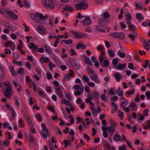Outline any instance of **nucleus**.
<instances>
[{"label": "nucleus", "mask_w": 150, "mask_h": 150, "mask_svg": "<svg viewBox=\"0 0 150 150\" xmlns=\"http://www.w3.org/2000/svg\"><path fill=\"white\" fill-rule=\"evenodd\" d=\"M4 84L5 88L3 89L2 91L5 96L6 98H9L12 94V88L8 81L5 82Z\"/></svg>", "instance_id": "1"}, {"label": "nucleus", "mask_w": 150, "mask_h": 150, "mask_svg": "<svg viewBox=\"0 0 150 150\" xmlns=\"http://www.w3.org/2000/svg\"><path fill=\"white\" fill-rule=\"evenodd\" d=\"M88 5L86 2H81L74 5V7L77 10L85 9L88 8Z\"/></svg>", "instance_id": "2"}, {"label": "nucleus", "mask_w": 150, "mask_h": 150, "mask_svg": "<svg viewBox=\"0 0 150 150\" xmlns=\"http://www.w3.org/2000/svg\"><path fill=\"white\" fill-rule=\"evenodd\" d=\"M42 126L43 131H41V134L45 139H46L47 137L49 136L48 129L46 128V125L44 123H42Z\"/></svg>", "instance_id": "3"}, {"label": "nucleus", "mask_w": 150, "mask_h": 150, "mask_svg": "<svg viewBox=\"0 0 150 150\" xmlns=\"http://www.w3.org/2000/svg\"><path fill=\"white\" fill-rule=\"evenodd\" d=\"M42 5L47 8H53L54 7V4L52 0H43L42 1Z\"/></svg>", "instance_id": "4"}, {"label": "nucleus", "mask_w": 150, "mask_h": 150, "mask_svg": "<svg viewBox=\"0 0 150 150\" xmlns=\"http://www.w3.org/2000/svg\"><path fill=\"white\" fill-rule=\"evenodd\" d=\"M35 14H36V21L42 20L44 21L47 18V16H44L42 14L39 13L38 12H36Z\"/></svg>", "instance_id": "5"}, {"label": "nucleus", "mask_w": 150, "mask_h": 150, "mask_svg": "<svg viewBox=\"0 0 150 150\" xmlns=\"http://www.w3.org/2000/svg\"><path fill=\"white\" fill-rule=\"evenodd\" d=\"M7 14L13 20H18V15L15 14L11 11H8Z\"/></svg>", "instance_id": "6"}, {"label": "nucleus", "mask_w": 150, "mask_h": 150, "mask_svg": "<svg viewBox=\"0 0 150 150\" xmlns=\"http://www.w3.org/2000/svg\"><path fill=\"white\" fill-rule=\"evenodd\" d=\"M61 86H60L57 88H55V92L60 98H63L62 91L61 90Z\"/></svg>", "instance_id": "7"}, {"label": "nucleus", "mask_w": 150, "mask_h": 150, "mask_svg": "<svg viewBox=\"0 0 150 150\" xmlns=\"http://www.w3.org/2000/svg\"><path fill=\"white\" fill-rule=\"evenodd\" d=\"M125 17L127 24H128L131 23L132 19L131 15L129 13H128L125 14Z\"/></svg>", "instance_id": "8"}, {"label": "nucleus", "mask_w": 150, "mask_h": 150, "mask_svg": "<svg viewBox=\"0 0 150 150\" xmlns=\"http://www.w3.org/2000/svg\"><path fill=\"white\" fill-rule=\"evenodd\" d=\"M92 76H90V77L95 82L97 83H99L100 81L98 79V76L96 73H95Z\"/></svg>", "instance_id": "9"}, {"label": "nucleus", "mask_w": 150, "mask_h": 150, "mask_svg": "<svg viewBox=\"0 0 150 150\" xmlns=\"http://www.w3.org/2000/svg\"><path fill=\"white\" fill-rule=\"evenodd\" d=\"M38 32L41 34H44L46 32L45 28L41 25L38 26Z\"/></svg>", "instance_id": "10"}, {"label": "nucleus", "mask_w": 150, "mask_h": 150, "mask_svg": "<svg viewBox=\"0 0 150 150\" xmlns=\"http://www.w3.org/2000/svg\"><path fill=\"white\" fill-rule=\"evenodd\" d=\"M114 76L117 82H119L121 79L122 78V76L120 75V73L118 72H115L114 74Z\"/></svg>", "instance_id": "11"}, {"label": "nucleus", "mask_w": 150, "mask_h": 150, "mask_svg": "<svg viewBox=\"0 0 150 150\" xmlns=\"http://www.w3.org/2000/svg\"><path fill=\"white\" fill-rule=\"evenodd\" d=\"M71 32L74 35L76 38L81 39V33L75 31L74 30H71Z\"/></svg>", "instance_id": "12"}, {"label": "nucleus", "mask_w": 150, "mask_h": 150, "mask_svg": "<svg viewBox=\"0 0 150 150\" xmlns=\"http://www.w3.org/2000/svg\"><path fill=\"white\" fill-rule=\"evenodd\" d=\"M126 66V63H125L122 64L119 63L117 66L115 67V69L117 70H122Z\"/></svg>", "instance_id": "13"}, {"label": "nucleus", "mask_w": 150, "mask_h": 150, "mask_svg": "<svg viewBox=\"0 0 150 150\" xmlns=\"http://www.w3.org/2000/svg\"><path fill=\"white\" fill-rule=\"evenodd\" d=\"M25 115L28 123L31 127H32L33 125L31 119L29 116H28L26 114H25Z\"/></svg>", "instance_id": "14"}, {"label": "nucleus", "mask_w": 150, "mask_h": 150, "mask_svg": "<svg viewBox=\"0 0 150 150\" xmlns=\"http://www.w3.org/2000/svg\"><path fill=\"white\" fill-rule=\"evenodd\" d=\"M91 23V19L88 18H86L83 21V24L85 25H89Z\"/></svg>", "instance_id": "15"}, {"label": "nucleus", "mask_w": 150, "mask_h": 150, "mask_svg": "<svg viewBox=\"0 0 150 150\" xmlns=\"http://www.w3.org/2000/svg\"><path fill=\"white\" fill-rule=\"evenodd\" d=\"M44 47L45 48L46 52L49 54H51L52 53V52L51 51V48L50 47L47 45H45Z\"/></svg>", "instance_id": "16"}, {"label": "nucleus", "mask_w": 150, "mask_h": 150, "mask_svg": "<svg viewBox=\"0 0 150 150\" xmlns=\"http://www.w3.org/2000/svg\"><path fill=\"white\" fill-rule=\"evenodd\" d=\"M117 38L123 39L125 38V34L122 32H117Z\"/></svg>", "instance_id": "17"}, {"label": "nucleus", "mask_w": 150, "mask_h": 150, "mask_svg": "<svg viewBox=\"0 0 150 150\" xmlns=\"http://www.w3.org/2000/svg\"><path fill=\"white\" fill-rule=\"evenodd\" d=\"M29 142L31 143L34 142V139L32 135L30 134L26 136Z\"/></svg>", "instance_id": "18"}, {"label": "nucleus", "mask_w": 150, "mask_h": 150, "mask_svg": "<svg viewBox=\"0 0 150 150\" xmlns=\"http://www.w3.org/2000/svg\"><path fill=\"white\" fill-rule=\"evenodd\" d=\"M117 54L121 58H123L126 57V54L123 52H122L121 50H119L117 52Z\"/></svg>", "instance_id": "19"}, {"label": "nucleus", "mask_w": 150, "mask_h": 150, "mask_svg": "<svg viewBox=\"0 0 150 150\" xmlns=\"http://www.w3.org/2000/svg\"><path fill=\"white\" fill-rule=\"evenodd\" d=\"M143 46L144 48L147 51H149L150 49V45L146 40L144 41Z\"/></svg>", "instance_id": "20"}, {"label": "nucleus", "mask_w": 150, "mask_h": 150, "mask_svg": "<svg viewBox=\"0 0 150 150\" xmlns=\"http://www.w3.org/2000/svg\"><path fill=\"white\" fill-rule=\"evenodd\" d=\"M8 69L11 74L13 76L17 75V73L14 71V68L12 66H10L9 67Z\"/></svg>", "instance_id": "21"}, {"label": "nucleus", "mask_w": 150, "mask_h": 150, "mask_svg": "<svg viewBox=\"0 0 150 150\" xmlns=\"http://www.w3.org/2000/svg\"><path fill=\"white\" fill-rule=\"evenodd\" d=\"M136 18L139 21L141 22L144 19L141 13H138L136 15Z\"/></svg>", "instance_id": "22"}, {"label": "nucleus", "mask_w": 150, "mask_h": 150, "mask_svg": "<svg viewBox=\"0 0 150 150\" xmlns=\"http://www.w3.org/2000/svg\"><path fill=\"white\" fill-rule=\"evenodd\" d=\"M64 11H67L71 12L73 11L74 9L72 6L67 5L64 8Z\"/></svg>", "instance_id": "23"}, {"label": "nucleus", "mask_w": 150, "mask_h": 150, "mask_svg": "<svg viewBox=\"0 0 150 150\" xmlns=\"http://www.w3.org/2000/svg\"><path fill=\"white\" fill-rule=\"evenodd\" d=\"M49 59L46 57H42L40 59V61L42 63L44 62L47 63L49 61Z\"/></svg>", "instance_id": "24"}, {"label": "nucleus", "mask_w": 150, "mask_h": 150, "mask_svg": "<svg viewBox=\"0 0 150 150\" xmlns=\"http://www.w3.org/2000/svg\"><path fill=\"white\" fill-rule=\"evenodd\" d=\"M29 47L30 49H33V50H36L38 48V47L33 42H30V45L29 46Z\"/></svg>", "instance_id": "25"}, {"label": "nucleus", "mask_w": 150, "mask_h": 150, "mask_svg": "<svg viewBox=\"0 0 150 150\" xmlns=\"http://www.w3.org/2000/svg\"><path fill=\"white\" fill-rule=\"evenodd\" d=\"M84 89V87L81 88L79 91H77L74 92V94L76 96H80Z\"/></svg>", "instance_id": "26"}, {"label": "nucleus", "mask_w": 150, "mask_h": 150, "mask_svg": "<svg viewBox=\"0 0 150 150\" xmlns=\"http://www.w3.org/2000/svg\"><path fill=\"white\" fill-rule=\"evenodd\" d=\"M121 139V136L118 134L115 135L113 137V139L115 142H119Z\"/></svg>", "instance_id": "27"}, {"label": "nucleus", "mask_w": 150, "mask_h": 150, "mask_svg": "<svg viewBox=\"0 0 150 150\" xmlns=\"http://www.w3.org/2000/svg\"><path fill=\"white\" fill-rule=\"evenodd\" d=\"M116 93L120 96H122L124 94V91L120 89V88L117 89L116 91Z\"/></svg>", "instance_id": "28"}, {"label": "nucleus", "mask_w": 150, "mask_h": 150, "mask_svg": "<svg viewBox=\"0 0 150 150\" xmlns=\"http://www.w3.org/2000/svg\"><path fill=\"white\" fill-rule=\"evenodd\" d=\"M107 129L108 130V132L110 133H114L115 130V128L110 126L107 127Z\"/></svg>", "instance_id": "29"}, {"label": "nucleus", "mask_w": 150, "mask_h": 150, "mask_svg": "<svg viewBox=\"0 0 150 150\" xmlns=\"http://www.w3.org/2000/svg\"><path fill=\"white\" fill-rule=\"evenodd\" d=\"M99 94L98 92L97 91H95L93 93L92 96H91L92 98H94L95 99H97L99 97Z\"/></svg>", "instance_id": "30"}, {"label": "nucleus", "mask_w": 150, "mask_h": 150, "mask_svg": "<svg viewBox=\"0 0 150 150\" xmlns=\"http://www.w3.org/2000/svg\"><path fill=\"white\" fill-rule=\"evenodd\" d=\"M128 27L129 29L132 31L136 30L135 26L131 23L128 24Z\"/></svg>", "instance_id": "31"}, {"label": "nucleus", "mask_w": 150, "mask_h": 150, "mask_svg": "<svg viewBox=\"0 0 150 150\" xmlns=\"http://www.w3.org/2000/svg\"><path fill=\"white\" fill-rule=\"evenodd\" d=\"M85 60L86 63L87 64L89 65L90 66H92L93 65L90 59L88 57H85Z\"/></svg>", "instance_id": "32"}, {"label": "nucleus", "mask_w": 150, "mask_h": 150, "mask_svg": "<svg viewBox=\"0 0 150 150\" xmlns=\"http://www.w3.org/2000/svg\"><path fill=\"white\" fill-rule=\"evenodd\" d=\"M117 32L110 33L109 34V36L113 38H117Z\"/></svg>", "instance_id": "33"}, {"label": "nucleus", "mask_w": 150, "mask_h": 150, "mask_svg": "<svg viewBox=\"0 0 150 150\" xmlns=\"http://www.w3.org/2000/svg\"><path fill=\"white\" fill-rule=\"evenodd\" d=\"M108 52L109 56L111 57H113L115 55V52L111 50H108Z\"/></svg>", "instance_id": "34"}, {"label": "nucleus", "mask_w": 150, "mask_h": 150, "mask_svg": "<svg viewBox=\"0 0 150 150\" xmlns=\"http://www.w3.org/2000/svg\"><path fill=\"white\" fill-rule=\"evenodd\" d=\"M62 103H64V104H66L68 106H69L71 103L67 100L66 99L64 98L61 100Z\"/></svg>", "instance_id": "35"}, {"label": "nucleus", "mask_w": 150, "mask_h": 150, "mask_svg": "<svg viewBox=\"0 0 150 150\" xmlns=\"http://www.w3.org/2000/svg\"><path fill=\"white\" fill-rule=\"evenodd\" d=\"M144 117L142 114H140V112H138L137 114V119L141 121L143 120L144 119Z\"/></svg>", "instance_id": "36"}, {"label": "nucleus", "mask_w": 150, "mask_h": 150, "mask_svg": "<svg viewBox=\"0 0 150 150\" xmlns=\"http://www.w3.org/2000/svg\"><path fill=\"white\" fill-rule=\"evenodd\" d=\"M119 25L120 26V28L122 30L126 28L127 26L123 22H121L119 23Z\"/></svg>", "instance_id": "37"}, {"label": "nucleus", "mask_w": 150, "mask_h": 150, "mask_svg": "<svg viewBox=\"0 0 150 150\" xmlns=\"http://www.w3.org/2000/svg\"><path fill=\"white\" fill-rule=\"evenodd\" d=\"M63 142L64 144V146L65 148H67L68 145H71V142L69 140H63Z\"/></svg>", "instance_id": "38"}, {"label": "nucleus", "mask_w": 150, "mask_h": 150, "mask_svg": "<svg viewBox=\"0 0 150 150\" xmlns=\"http://www.w3.org/2000/svg\"><path fill=\"white\" fill-rule=\"evenodd\" d=\"M87 70L89 74H91L92 75H93L95 73L94 71L89 67H88L87 68Z\"/></svg>", "instance_id": "39"}, {"label": "nucleus", "mask_w": 150, "mask_h": 150, "mask_svg": "<svg viewBox=\"0 0 150 150\" xmlns=\"http://www.w3.org/2000/svg\"><path fill=\"white\" fill-rule=\"evenodd\" d=\"M62 41H64V43L67 45H69L72 43L73 42V40L71 39L65 40H62Z\"/></svg>", "instance_id": "40"}, {"label": "nucleus", "mask_w": 150, "mask_h": 150, "mask_svg": "<svg viewBox=\"0 0 150 150\" xmlns=\"http://www.w3.org/2000/svg\"><path fill=\"white\" fill-rule=\"evenodd\" d=\"M110 127H113L115 128L117 125V124L115 122L112 120H110Z\"/></svg>", "instance_id": "41"}, {"label": "nucleus", "mask_w": 150, "mask_h": 150, "mask_svg": "<svg viewBox=\"0 0 150 150\" xmlns=\"http://www.w3.org/2000/svg\"><path fill=\"white\" fill-rule=\"evenodd\" d=\"M104 57L102 56H100L99 57V61L102 67H103V61L104 60Z\"/></svg>", "instance_id": "42"}, {"label": "nucleus", "mask_w": 150, "mask_h": 150, "mask_svg": "<svg viewBox=\"0 0 150 150\" xmlns=\"http://www.w3.org/2000/svg\"><path fill=\"white\" fill-rule=\"evenodd\" d=\"M96 49L98 51L100 50H104L105 48L103 45L100 44L97 47Z\"/></svg>", "instance_id": "43"}, {"label": "nucleus", "mask_w": 150, "mask_h": 150, "mask_svg": "<svg viewBox=\"0 0 150 150\" xmlns=\"http://www.w3.org/2000/svg\"><path fill=\"white\" fill-rule=\"evenodd\" d=\"M128 36L132 40H134L136 38L137 35H136V33H135V35L129 34Z\"/></svg>", "instance_id": "44"}, {"label": "nucleus", "mask_w": 150, "mask_h": 150, "mask_svg": "<svg viewBox=\"0 0 150 150\" xmlns=\"http://www.w3.org/2000/svg\"><path fill=\"white\" fill-rule=\"evenodd\" d=\"M100 98L103 100L105 102H107L106 97L105 94H101L100 96Z\"/></svg>", "instance_id": "45"}, {"label": "nucleus", "mask_w": 150, "mask_h": 150, "mask_svg": "<svg viewBox=\"0 0 150 150\" xmlns=\"http://www.w3.org/2000/svg\"><path fill=\"white\" fill-rule=\"evenodd\" d=\"M103 67H108L109 64V61L108 59L105 60L103 62Z\"/></svg>", "instance_id": "46"}, {"label": "nucleus", "mask_w": 150, "mask_h": 150, "mask_svg": "<svg viewBox=\"0 0 150 150\" xmlns=\"http://www.w3.org/2000/svg\"><path fill=\"white\" fill-rule=\"evenodd\" d=\"M68 74H66L64 76V80L65 81H69L70 80V78Z\"/></svg>", "instance_id": "47"}, {"label": "nucleus", "mask_w": 150, "mask_h": 150, "mask_svg": "<svg viewBox=\"0 0 150 150\" xmlns=\"http://www.w3.org/2000/svg\"><path fill=\"white\" fill-rule=\"evenodd\" d=\"M103 16L105 18H109V14L107 12L105 11L103 13Z\"/></svg>", "instance_id": "48"}, {"label": "nucleus", "mask_w": 150, "mask_h": 150, "mask_svg": "<svg viewBox=\"0 0 150 150\" xmlns=\"http://www.w3.org/2000/svg\"><path fill=\"white\" fill-rule=\"evenodd\" d=\"M11 111L12 112V117L11 119L13 120H14L15 118V116L16 115V112L14 109H12Z\"/></svg>", "instance_id": "49"}, {"label": "nucleus", "mask_w": 150, "mask_h": 150, "mask_svg": "<svg viewBox=\"0 0 150 150\" xmlns=\"http://www.w3.org/2000/svg\"><path fill=\"white\" fill-rule=\"evenodd\" d=\"M88 36V35L86 33L81 32V38H86Z\"/></svg>", "instance_id": "50"}, {"label": "nucleus", "mask_w": 150, "mask_h": 150, "mask_svg": "<svg viewBox=\"0 0 150 150\" xmlns=\"http://www.w3.org/2000/svg\"><path fill=\"white\" fill-rule=\"evenodd\" d=\"M128 104V102L126 100H125V101L122 102L121 104V106L122 107H124L126 106Z\"/></svg>", "instance_id": "51"}, {"label": "nucleus", "mask_w": 150, "mask_h": 150, "mask_svg": "<svg viewBox=\"0 0 150 150\" xmlns=\"http://www.w3.org/2000/svg\"><path fill=\"white\" fill-rule=\"evenodd\" d=\"M112 63L114 66L116 65L118 63V59L117 58H115L112 60Z\"/></svg>", "instance_id": "52"}, {"label": "nucleus", "mask_w": 150, "mask_h": 150, "mask_svg": "<svg viewBox=\"0 0 150 150\" xmlns=\"http://www.w3.org/2000/svg\"><path fill=\"white\" fill-rule=\"evenodd\" d=\"M83 78L84 81L87 83L89 82V79L88 77L85 75L83 76Z\"/></svg>", "instance_id": "53"}, {"label": "nucleus", "mask_w": 150, "mask_h": 150, "mask_svg": "<svg viewBox=\"0 0 150 150\" xmlns=\"http://www.w3.org/2000/svg\"><path fill=\"white\" fill-rule=\"evenodd\" d=\"M35 117L38 121L40 122L42 120V117L40 114H38L37 116L36 115Z\"/></svg>", "instance_id": "54"}, {"label": "nucleus", "mask_w": 150, "mask_h": 150, "mask_svg": "<svg viewBox=\"0 0 150 150\" xmlns=\"http://www.w3.org/2000/svg\"><path fill=\"white\" fill-rule=\"evenodd\" d=\"M12 41L11 40H8L5 43V45L6 46V47H9V46H10Z\"/></svg>", "instance_id": "55"}, {"label": "nucleus", "mask_w": 150, "mask_h": 150, "mask_svg": "<svg viewBox=\"0 0 150 150\" xmlns=\"http://www.w3.org/2000/svg\"><path fill=\"white\" fill-rule=\"evenodd\" d=\"M115 93V91H114L112 88H111L109 91L110 95H114Z\"/></svg>", "instance_id": "56"}, {"label": "nucleus", "mask_w": 150, "mask_h": 150, "mask_svg": "<svg viewBox=\"0 0 150 150\" xmlns=\"http://www.w3.org/2000/svg\"><path fill=\"white\" fill-rule=\"evenodd\" d=\"M80 86L79 84H76L74 85L73 89L76 90H80Z\"/></svg>", "instance_id": "57"}, {"label": "nucleus", "mask_w": 150, "mask_h": 150, "mask_svg": "<svg viewBox=\"0 0 150 150\" xmlns=\"http://www.w3.org/2000/svg\"><path fill=\"white\" fill-rule=\"evenodd\" d=\"M13 57L16 59H18L19 58V56L18 54L16 52H14L13 54Z\"/></svg>", "instance_id": "58"}, {"label": "nucleus", "mask_w": 150, "mask_h": 150, "mask_svg": "<svg viewBox=\"0 0 150 150\" xmlns=\"http://www.w3.org/2000/svg\"><path fill=\"white\" fill-rule=\"evenodd\" d=\"M3 144L5 145L6 146H8L10 145V142L8 140L4 141L3 142Z\"/></svg>", "instance_id": "59"}, {"label": "nucleus", "mask_w": 150, "mask_h": 150, "mask_svg": "<svg viewBox=\"0 0 150 150\" xmlns=\"http://www.w3.org/2000/svg\"><path fill=\"white\" fill-rule=\"evenodd\" d=\"M129 106L130 107L132 108H133L136 107H137V105L134 103L133 102H132L130 103Z\"/></svg>", "instance_id": "60"}, {"label": "nucleus", "mask_w": 150, "mask_h": 150, "mask_svg": "<svg viewBox=\"0 0 150 150\" xmlns=\"http://www.w3.org/2000/svg\"><path fill=\"white\" fill-rule=\"evenodd\" d=\"M32 85L33 86V90L34 91H36V86H38L37 85L35 84V83L34 82H33L32 83Z\"/></svg>", "instance_id": "61"}, {"label": "nucleus", "mask_w": 150, "mask_h": 150, "mask_svg": "<svg viewBox=\"0 0 150 150\" xmlns=\"http://www.w3.org/2000/svg\"><path fill=\"white\" fill-rule=\"evenodd\" d=\"M23 3L24 6L26 7H28L30 6V4L26 0H24L23 1Z\"/></svg>", "instance_id": "62"}, {"label": "nucleus", "mask_w": 150, "mask_h": 150, "mask_svg": "<svg viewBox=\"0 0 150 150\" xmlns=\"http://www.w3.org/2000/svg\"><path fill=\"white\" fill-rule=\"evenodd\" d=\"M24 70L23 68L20 67L18 69L17 72L18 74H22L24 72Z\"/></svg>", "instance_id": "63"}, {"label": "nucleus", "mask_w": 150, "mask_h": 150, "mask_svg": "<svg viewBox=\"0 0 150 150\" xmlns=\"http://www.w3.org/2000/svg\"><path fill=\"white\" fill-rule=\"evenodd\" d=\"M145 94L147 99L148 100L150 98V91H147L146 92Z\"/></svg>", "instance_id": "64"}]
</instances>
